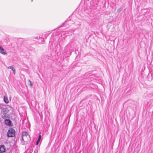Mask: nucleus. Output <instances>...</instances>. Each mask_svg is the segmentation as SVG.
Listing matches in <instances>:
<instances>
[{"label":"nucleus","instance_id":"5","mask_svg":"<svg viewBox=\"0 0 153 153\" xmlns=\"http://www.w3.org/2000/svg\"><path fill=\"white\" fill-rule=\"evenodd\" d=\"M7 68L8 69H11V70H12V71L13 72V74H15V73H16L15 70V69H14V68L13 67V66H9Z\"/></svg>","mask_w":153,"mask_h":153},{"label":"nucleus","instance_id":"3","mask_svg":"<svg viewBox=\"0 0 153 153\" xmlns=\"http://www.w3.org/2000/svg\"><path fill=\"white\" fill-rule=\"evenodd\" d=\"M5 151V147L3 145L0 146V153H2Z\"/></svg>","mask_w":153,"mask_h":153},{"label":"nucleus","instance_id":"4","mask_svg":"<svg viewBox=\"0 0 153 153\" xmlns=\"http://www.w3.org/2000/svg\"><path fill=\"white\" fill-rule=\"evenodd\" d=\"M5 123L9 126H10L11 124V121L9 120H6L4 121Z\"/></svg>","mask_w":153,"mask_h":153},{"label":"nucleus","instance_id":"9","mask_svg":"<svg viewBox=\"0 0 153 153\" xmlns=\"http://www.w3.org/2000/svg\"><path fill=\"white\" fill-rule=\"evenodd\" d=\"M6 109L5 108H3L2 109L1 111L3 112L4 114H6L7 113L6 112Z\"/></svg>","mask_w":153,"mask_h":153},{"label":"nucleus","instance_id":"11","mask_svg":"<svg viewBox=\"0 0 153 153\" xmlns=\"http://www.w3.org/2000/svg\"><path fill=\"white\" fill-rule=\"evenodd\" d=\"M24 137L22 136V138L21 139V140H23V141H24Z\"/></svg>","mask_w":153,"mask_h":153},{"label":"nucleus","instance_id":"10","mask_svg":"<svg viewBox=\"0 0 153 153\" xmlns=\"http://www.w3.org/2000/svg\"><path fill=\"white\" fill-rule=\"evenodd\" d=\"M121 10H122L121 8H120L118 9L117 10V12H118L119 13V12H120L121 11Z\"/></svg>","mask_w":153,"mask_h":153},{"label":"nucleus","instance_id":"1","mask_svg":"<svg viewBox=\"0 0 153 153\" xmlns=\"http://www.w3.org/2000/svg\"><path fill=\"white\" fill-rule=\"evenodd\" d=\"M15 130L12 128H10L7 132V135L8 137H13L15 134Z\"/></svg>","mask_w":153,"mask_h":153},{"label":"nucleus","instance_id":"8","mask_svg":"<svg viewBox=\"0 0 153 153\" xmlns=\"http://www.w3.org/2000/svg\"><path fill=\"white\" fill-rule=\"evenodd\" d=\"M41 135H39V138H38V140L36 143V145H37L38 144V143H39V142L40 140L41 139Z\"/></svg>","mask_w":153,"mask_h":153},{"label":"nucleus","instance_id":"6","mask_svg":"<svg viewBox=\"0 0 153 153\" xmlns=\"http://www.w3.org/2000/svg\"><path fill=\"white\" fill-rule=\"evenodd\" d=\"M4 101L6 103H8L9 102V100L7 99V98L5 97H4Z\"/></svg>","mask_w":153,"mask_h":153},{"label":"nucleus","instance_id":"2","mask_svg":"<svg viewBox=\"0 0 153 153\" xmlns=\"http://www.w3.org/2000/svg\"><path fill=\"white\" fill-rule=\"evenodd\" d=\"M22 136L24 137L25 139H26V138L29 137V135H28L27 132L26 131H23L22 132Z\"/></svg>","mask_w":153,"mask_h":153},{"label":"nucleus","instance_id":"7","mask_svg":"<svg viewBox=\"0 0 153 153\" xmlns=\"http://www.w3.org/2000/svg\"><path fill=\"white\" fill-rule=\"evenodd\" d=\"M27 84L29 85H30L31 86H32L33 85V83L32 82H31V81L29 79H28L27 80Z\"/></svg>","mask_w":153,"mask_h":153}]
</instances>
